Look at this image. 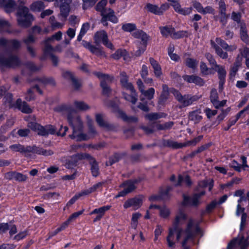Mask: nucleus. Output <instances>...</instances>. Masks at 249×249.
<instances>
[{
  "instance_id": "nucleus-1",
  "label": "nucleus",
  "mask_w": 249,
  "mask_h": 249,
  "mask_svg": "<svg viewBox=\"0 0 249 249\" xmlns=\"http://www.w3.org/2000/svg\"><path fill=\"white\" fill-rule=\"evenodd\" d=\"M174 224L175 227L169 229L166 237L168 246L173 247L177 242L181 244L183 249H189L187 247L188 242L196 235L201 234L198 220L192 217L187 219L185 212L179 210L176 215Z\"/></svg>"
},
{
  "instance_id": "nucleus-2",
  "label": "nucleus",
  "mask_w": 249,
  "mask_h": 249,
  "mask_svg": "<svg viewBox=\"0 0 249 249\" xmlns=\"http://www.w3.org/2000/svg\"><path fill=\"white\" fill-rule=\"evenodd\" d=\"M67 120L69 124L73 129V133L69 137L76 141H86L93 137L96 134L94 128L89 125V134L87 135L82 133L83 130V122L80 117L76 114L70 113L68 114Z\"/></svg>"
},
{
  "instance_id": "nucleus-3",
  "label": "nucleus",
  "mask_w": 249,
  "mask_h": 249,
  "mask_svg": "<svg viewBox=\"0 0 249 249\" xmlns=\"http://www.w3.org/2000/svg\"><path fill=\"white\" fill-rule=\"evenodd\" d=\"M83 159H87L91 165V170L93 176L96 177L99 174V168L97 162L90 155L87 153H78L71 157L65 162V166L68 168H72L75 163L79 160Z\"/></svg>"
},
{
  "instance_id": "nucleus-4",
  "label": "nucleus",
  "mask_w": 249,
  "mask_h": 249,
  "mask_svg": "<svg viewBox=\"0 0 249 249\" xmlns=\"http://www.w3.org/2000/svg\"><path fill=\"white\" fill-rule=\"evenodd\" d=\"M121 83L123 88L130 91L131 95L123 93L124 99L135 105L137 101V95L133 85L128 82L127 76L125 72L121 73Z\"/></svg>"
},
{
  "instance_id": "nucleus-5",
  "label": "nucleus",
  "mask_w": 249,
  "mask_h": 249,
  "mask_svg": "<svg viewBox=\"0 0 249 249\" xmlns=\"http://www.w3.org/2000/svg\"><path fill=\"white\" fill-rule=\"evenodd\" d=\"M107 3V0H102L96 6V10L101 12L103 22H105L108 19L113 23H117L118 19L114 15V11L110 8L105 9Z\"/></svg>"
},
{
  "instance_id": "nucleus-6",
  "label": "nucleus",
  "mask_w": 249,
  "mask_h": 249,
  "mask_svg": "<svg viewBox=\"0 0 249 249\" xmlns=\"http://www.w3.org/2000/svg\"><path fill=\"white\" fill-rule=\"evenodd\" d=\"M170 92L175 97L176 99L181 104L182 107H187L192 105L194 102L197 101L201 96L190 95H181L180 93L174 89H171Z\"/></svg>"
},
{
  "instance_id": "nucleus-7",
  "label": "nucleus",
  "mask_w": 249,
  "mask_h": 249,
  "mask_svg": "<svg viewBox=\"0 0 249 249\" xmlns=\"http://www.w3.org/2000/svg\"><path fill=\"white\" fill-rule=\"evenodd\" d=\"M33 20V17L29 13L28 8L22 5L19 7L18 12V21L20 26L28 27Z\"/></svg>"
},
{
  "instance_id": "nucleus-8",
  "label": "nucleus",
  "mask_w": 249,
  "mask_h": 249,
  "mask_svg": "<svg viewBox=\"0 0 249 249\" xmlns=\"http://www.w3.org/2000/svg\"><path fill=\"white\" fill-rule=\"evenodd\" d=\"M28 126L31 129L36 132L38 135L43 136L49 134H54L56 132L55 127L52 125L43 127L36 122H30L28 124Z\"/></svg>"
},
{
  "instance_id": "nucleus-9",
  "label": "nucleus",
  "mask_w": 249,
  "mask_h": 249,
  "mask_svg": "<svg viewBox=\"0 0 249 249\" xmlns=\"http://www.w3.org/2000/svg\"><path fill=\"white\" fill-rule=\"evenodd\" d=\"M38 81V84L33 87L32 89H29L25 95V99L27 101H31L34 99V95L33 92V89H36V91L40 94H42V91L39 88V86H43L46 84L54 85V82L52 79L47 78L43 77L41 79H37Z\"/></svg>"
},
{
  "instance_id": "nucleus-10",
  "label": "nucleus",
  "mask_w": 249,
  "mask_h": 249,
  "mask_svg": "<svg viewBox=\"0 0 249 249\" xmlns=\"http://www.w3.org/2000/svg\"><path fill=\"white\" fill-rule=\"evenodd\" d=\"M205 194L204 191H201L199 193H195L191 196H184L183 204L184 206L197 207L200 203V198Z\"/></svg>"
},
{
  "instance_id": "nucleus-11",
  "label": "nucleus",
  "mask_w": 249,
  "mask_h": 249,
  "mask_svg": "<svg viewBox=\"0 0 249 249\" xmlns=\"http://www.w3.org/2000/svg\"><path fill=\"white\" fill-rule=\"evenodd\" d=\"M249 246V237L247 235L239 234L237 238L232 240L228 245V249H231L234 247L240 249H246Z\"/></svg>"
},
{
  "instance_id": "nucleus-12",
  "label": "nucleus",
  "mask_w": 249,
  "mask_h": 249,
  "mask_svg": "<svg viewBox=\"0 0 249 249\" xmlns=\"http://www.w3.org/2000/svg\"><path fill=\"white\" fill-rule=\"evenodd\" d=\"M19 63V61L16 56H10L7 53L0 54V65L2 66L14 67Z\"/></svg>"
},
{
  "instance_id": "nucleus-13",
  "label": "nucleus",
  "mask_w": 249,
  "mask_h": 249,
  "mask_svg": "<svg viewBox=\"0 0 249 249\" xmlns=\"http://www.w3.org/2000/svg\"><path fill=\"white\" fill-rule=\"evenodd\" d=\"M94 74L100 78L101 80V86L102 88L103 93L104 95H108L111 92V89L107 86L106 81L109 82L111 81V78L108 75L103 74L101 72H94Z\"/></svg>"
},
{
  "instance_id": "nucleus-14",
  "label": "nucleus",
  "mask_w": 249,
  "mask_h": 249,
  "mask_svg": "<svg viewBox=\"0 0 249 249\" xmlns=\"http://www.w3.org/2000/svg\"><path fill=\"white\" fill-rule=\"evenodd\" d=\"M94 40L95 43L97 44L102 42L107 48L110 49H113V45L108 41L107 34L104 31L97 32L94 36Z\"/></svg>"
},
{
  "instance_id": "nucleus-15",
  "label": "nucleus",
  "mask_w": 249,
  "mask_h": 249,
  "mask_svg": "<svg viewBox=\"0 0 249 249\" xmlns=\"http://www.w3.org/2000/svg\"><path fill=\"white\" fill-rule=\"evenodd\" d=\"M62 33L61 32L59 31L52 36L50 37L46 38L44 41V51L45 53L48 52H52L53 50V47L49 44V43L53 40H60L62 38Z\"/></svg>"
},
{
  "instance_id": "nucleus-16",
  "label": "nucleus",
  "mask_w": 249,
  "mask_h": 249,
  "mask_svg": "<svg viewBox=\"0 0 249 249\" xmlns=\"http://www.w3.org/2000/svg\"><path fill=\"white\" fill-rule=\"evenodd\" d=\"M142 197L138 196L126 201L124 203V207L125 209L132 207L134 210H137L142 206Z\"/></svg>"
},
{
  "instance_id": "nucleus-17",
  "label": "nucleus",
  "mask_w": 249,
  "mask_h": 249,
  "mask_svg": "<svg viewBox=\"0 0 249 249\" xmlns=\"http://www.w3.org/2000/svg\"><path fill=\"white\" fill-rule=\"evenodd\" d=\"M210 99L212 103L216 108H219L225 106L227 100L218 101V96L215 89H213L211 92Z\"/></svg>"
},
{
  "instance_id": "nucleus-18",
  "label": "nucleus",
  "mask_w": 249,
  "mask_h": 249,
  "mask_svg": "<svg viewBox=\"0 0 249 249\" xmlns=\"http://www.w3.org/2000/svg\"><path fill=\"white\" fill-rule=\"evenodd\" d=\"M26 150L27 151V153L32 152L39 155H42L45 156L52 155L53 153V152L51 150H44L36 146H28Z\"/></svg>"
},
{
  "instance_id": "nucleus-19",
  "label": "nucleus",
  "mask_w": 249,
  "mask_h": 249,
  "mask_svg": "<svg viewBox=\"0 0 249 249\" xmlns=\"http://www.w3.org/2000/svg\"><path fill=\"white\" fill-rule=\"evenodd\" d=\"M213 69L215 70L218 73V78L219 79V87L220 88H222L224 84L226 75V71L225 68L222 66L215 65V66L213 67Z\"/></svg>"
},
{
  "instance_id": "nucleus-20",
  "label": "nucleus",
  "mask_w": 249,
  "mask_h": 249,
  "mask_svg": "<svg viewBox=\"0 0 249 249\" xmlns=\"http://www.w3.org/2000/svg\"><path fill=\"white\" fill-rule=\"evenodd\" d=\"M124 189L123 191H120L118 194L116 196V197H119L120 196H124L127 194L132 192L135 188V185L133 182L131 181H126L123 184Z\"/></svg>"
},
{
  "instance_id": "nucleus-21",
  "label": "nucleus",
  "mask_w": 249,
  "mask_h": 249,
  "mask_svg": "<svg viewBox=\"0 0 249 249\" xmlns=\"http://www.w3.org/2000/svg\"><path fill=\"white\" fill-rule=\"evenodd\" d=\"M242 160V164L240 165L235 160L231 161L230 166L233 168L235 170L240 172L241 169L243 168L244 170H246L247 168H248V166L247 164V159L245 157L242 156L241 158Z\"/></svg>"
},
{
  "instance_id": "nucleus-22",
  "label": "nucleus",
  "mask_w": 249,
  "mask_h": 249,
  "mask_svg": "<svg viewBox=\"0 0 249 249\" xmlns=\"http://www.w3.org/2000/svg\"><path fill=\"white\" fill-rule=\"evenodd\" d=\"M219 13L221 16L220 22L223 24L226 23V19L228 17L226 13V4L224 1L220 0L218 2Z\"/></svg>"
},
{
  "instance_id": "nucleus-23",
  "label": "nucleus",
  "mask_w": 249,
  "mask_h": 249,
  "mask_svg": "<svg viewBox=\"0 0 249 249\" xmlns=\"http://www.w3.org/2000/svg\"><path fill=\"white\" fill-rule=\"evenodd\" d=\"M63 77L68 80H70L72 83L73 88L75 89H78L81 85L80 83L77 81V80L74 78L72 73L71 72L66 71L64 72L63 74Z\"/></svg>"
},
{
  "instance_id": "nucleus-24",
  "label": "nucleus",
  "mask_w": 249,
  "mask_h": 249,
  "mask_svg": "<svg viewBox=\"0 0 249 249\" xmlns=\"http://www.w3.org/2000/svg\"><path fill=\"white\" fill-rule=\"evenodd\" d=\"M149 62L154 70L155 75L157 77H160L162 74L160 65L153 58H150Z\"/></svg>"
},
{
  "instance_id": "nucleus-25",
  "label": "nucleus",
  "mask_w": 249,
  "mask_h": 249,
  "mask_svg": "<svg viewBox=\"0 0 249 249\" xmlns=\"http://www.w3.org/2000/svg\"><path fill=\"white\" fill-rule=\"evenodd\" d=\"M215 41L218 45H220V46H221L223 49H225L227 51L232 52L237 49V46L236 45H232L229 46L225 41L220 38H216Z\"/></svg>"
},
{
  "instance_id": "nucleus-26",
  "label": "nucleus",
  "mask_w": 249,
  "mask_h": 249,
  "mask_svg": "<svg viewBox=\"0 0 249 249\" xmlns=\"http://www.w3.org/2000/svg\"><path fill=\"white\" fill-rule=\"evenodd\" d=\"M16 106L22 112L30 113L32 112V109L25 102H22L21 99H18L16 102Z\"/></svg>"
},
{
  "instance_id": "nucleus-27",
  "label": "nucleus",
  "mask_w": 249,
  "mask_h": 249,
  "mask_svg": "<svg viewBox=\"0 0 249 249\" xmlns=\"http://www.w3.org/2000/svg\"><path fill=\"white\" fill-rule=\"evenodd\" d=\"M211 45L212 47L215 49V53L216 54L221 58L226 59L228 57V53L226 52H225L222 50V49L219 47V45L215 42H214L213 41H211Z\"/></svg>"
},
{
  "instance_id": "nucleus-28",
  "label": "nucleus",
  "mask_w": 249,
  "mask_h": 249,
  "mask_svg": "<svg viewBox=\"0 0 249 249\" xmlns=\"http://www.w3.org/2000/svg\"><path fill=\"white\" fill-rule=\"evenodd\" d=\"M73 105L75 108L79 111H86L90 108L89 105L81 101H75Z\"/></svg>"
},
{
  "instance_id": "nucleus-29",
  "label": "nucleus",
  "mask_w": 249,
  "mask_h": 249,
  "mask_svg": "<svg viewBox=\"0 0 249 249\" xmlns=\"http://www.w3.org/2000/svg\"><path fill=\"white\" fill-rule=\"evenodd\" d=\"M1 6L4 7L5 11L7 13H10L15 9V4L14 2L12 0H8L4 1L2 3H0Z\"/></svg>"
},
{
  "instance_id": "nucleus-30",
  "label": "nucleus",
  "mask_w": 249,
  "mask_h": 249,
  "mask_svg": "<svg viewBox=\"0 0 249 249\" xmlns=\"http://www.w3.org/2000/svg\"><path fill=\"white\" fill-rule=\"evenodd\" d=\"M9 149L12 152H20L21 153H27L26 149L27 146L25 147L19 143H16L11 145L9 146Z\"/></svg>"
},
{
  "instance_id": "nucleus-31",
  "label": "nucleus",
  "mask_w": 249,
  "mask_h": 249,
  "mask_svg": "<svg viewBox=\"0 0 249 249\" xmlns=\"http://www.w3.org/2000/svg\"><path fill=\"white\" fill-rule=\"evenodd\" d=\"M160 33L164 37L171 36L172 38V35L174 32V28L170 26H164L160 27Z\"/></svg>"
},
{
  "instance_id": "nucleus-32",
  "label": "nucleus",
  "mask_w": 249,
  "mask_h": 249,
  "mask_svg": "<svg viewBox=\"0 0 249 249\" xmlns=\"http://www.w3.org/2000/svg\"><path fill=\"white\" fill-rule=\"evenodd\" d=\"M189 118L190 120L193 121L194 123H198L202 119V116L200 115V112L199 111H194L191 112L189 116Z\"/></svg>"
},
{
  "instance_id": "nucleus-33",
  "label": "nucleus",
  "mask_w": 249,
  "mask_h": 249,
  "mask_svg": "<svg viewBox=\"0 0 249 249\" xmlns=\"http://www.w3.org/2000/svg\"><path fill=\"white\" fill-rule=\"evenodd\" d=\"M132 36L137 38L141 39L145 44L148 39L147 35L142 30H136L132 34Z\"/></svg>"
},
{
  "instance_id": "nucleus-34",
  "label": "nucleus",
  "mask_w": 249,
  "mask_h": 249,
  "mask_svg": "<svg viewBox=\"0 0 249 249\" xmlns=\"http://www.w3.org/2000/svg\"><path fill=\"white\" fill-rule=\"evenodd\" d=\"M112 57L114 59L118 60L121 57H123L124 60L127 57V52L125 50L119 49L117 50L114 53L111 55Z\"/></svg>"
},
{
  "instance_id": "nucleus-35",
  "label": "nucleus",
  "mask_w": 249,
  "mask_h": 249,
  "mask_svg": "<svg viewBox=\"0 0 249 249\" xmlns=\"http://www.w3.org/2000/svg\"><path fill=\"white\" fill-rule=\"evenodd\" d=\"M165 116L162 113H151L145 115V118L147 120L153 121Z\"/></svg>"
},
{
  "instance_id": "nucleus-36",
  "label": "nucleus",
  "mask_w": 249,
  "mask_h": 249,
  "mask_svg": "<svg viewBox=\"0 0 249 249\" xmlns=\"http://www.w3.org/2000/svg\"><path fill=\"white\" fill-rule=\"evenodd\" d=\"M110 208V206H105L98 209H95L90 213V214H97V215H101L103 217L105 212Z\"/></svg>"
},
{
  "instance_id": "nucleus-37",
  "label": "nucleus",
  "mask_w": 249,
  "mask_h": 249,
  "mask_svg": "<svg viewBox=\"0 0 249 249\" xmlns=\"http://www.w3.org/2000/svg\"><path fill=\"white\" fill-rule=\"evenodd\" d=\"M44 5L43 2L41 1H37L33 3L30 8L33 11L39 12L44 8Z\"/></svg>"
},
{
  "instance_id": "nucleus-38",
  "label": "nucleus",
  "mask_w": 249,
  "mask_h": 249,
  "mask_svg": "<svg viewBox=\"0 0 249 249\" xmlns=\"http://www.w3.org/2000/svg\"><path fill=\"white\" fill-rule=\"evenodd\" d=\"M96 121L99 125L102 127L107 128L108 124L104 121L103 119V116L101 114H96L95 115Z\"/></svg>"
},
{
  "instance_id": "nucleus-39",
  "label": "nucleus",
  "mask_w": 249,
  "mask_h": 249,
  "mask_svg": "<svg viewBox=\"0 0 249 249\" xmlns=\"http://www.w3.org/2000/svg\"><path fill=\"white\" fill-rule=\"evenodd\" d=\"M89 28V25L88 23H85L83 24L79 34L77 36V40L78 41H80L83 37V36L85 35V34L87 32Z\"/></svg>"
},
{
  "instance_id": "nucleus-40",
  "label": "nucleus",
  "mask_w": 249,
  "mask_h": 249,
  "mask_svg": "<svg viewBox=\"0 0 249 249\" xmlns=\"http://www.w3.org/2000/svg\"><path fill=\"white\" fill-rule=\"evenodd\" d=\"M142 216V214L139 213H133L131 218V225L132 228L136 229L137 227L138 220Z\"/></svg>"
},
{
  "instance_id": "nucleus-41",
  "label": "nucleus",
  "mask_w": 249,
  "mask_h": 249,
  "mask_svg": "<svg viewBox=\"0 0 249 249\" xmlns=\"http://www.w3.org/2000/svg\"><path fill=\"white\" fill-rule=\"evenodd\" d=\"M119 116L124 120L129 122H136L138 120L137 117L134 116L127 117L123 111H119Z\"/></svg>"
},
{
  "instance_id": "nucleus-42",
  "label": "nucleus",
  "mask_w": 249,
  "mask_h": 249,
  "mask_svg": "<svg viewBox=\"0 0 249 249\" xmlns=\"http://www.w3.org/2000/svg\"><path fill=\"white\" fill-rule=\"evenodd\" d=\"M145 8L148 11L155 15H160L159 7L158 6L151 3H147L146 5Z\"/></svg>"
},
{
  "instance_id": "nucleus-43",
  "label": "nucleus",
  "mask_w": 249,
  "mask_h": 249,
  "mask_svg": "<svg viewBox=\"0 0 249 249\" xmlns=\"http://www.w3.org/2000/svg\"><path fill=\"white\" fill-rule=\"evenodd\" d=\"M141 93L143 95L146 99L148 100L152 99L155 93V89L153 88H150L147 90H145L144 89L141 92Z\"/></svg>"
},
{
  "instance_id": "nucleus-44",
  "label": "nucleus",
  "mask_w": 249,
  "mask_h": 249,
  "mask_svg": "<svg viewBox=\"0 0 249 249\" xmlns=\"http://www.w3.org/2000/svg\"><path fill=\"white\" fill-rule=\"evenodd\" d=\"M136 28V26L134 23H127L123 24L122 29L125 32H132L135 31Z\"/></svg>"
},
{
  "instance_id": "nucleus-45",
  "label": "nucleus",
  "mask_w": 249,
  "mask_h": 249,
  "mask_svg": "<svg viewBox=\"0 0 249 249\" xmlns=\"http://www.w3.org/2000/svg\"><path fill=\"white\" fill-rule=\"evenodd\" d=\"M182 182H184L188 186L191 184V181L190 178L186 175L183 176L180 175L178 176V180L177 185H180Z\"/></svg>"
},
{
  "instance_id": "nucleus-46",
  "label": "nucleus",
  "mask_w": 249,
  "mask_h": 249,
  "mask_svg": "<svg viewBox=\"0 0 249 249\" xmlns=\"http://www.w3.org/2000/svg\"><path fill=\"white\" fill-rule=\"evenodd\" d=\"M159 211L160 216L164 218H167L170 214L169 209L165 206L160 207Z\"/></svg>"
},
{
  "instance_id": "nucleus-47",
  "label": "nucleus",
  "mask_w": 249,
  "mask_h": 249,
  "mask_svg": "<svg viewBox=\"0 0 249 249\" xmlns=\"http://www.w3.org/2000/svg\"><path fill=\"white\" fill-rule=\"evenodd\" d=\"M230 110V107H228L225 109H222L221 113L217 116L216 118L217 121L218 122V123H219L225 118V117L229 113Z\"/></svg>"
},
{
  "instance_id": "nucleus-48",
  "label": "nucleus",
  "mask_w": 249,
  "mask_h": 249,
  "mask_svg": "<svg viewBox=\"0 0 249 249\" xmlns=\"http://www.w3.org/2000/svg\"><path fill=\"white\" fill-rule=\"evenodd\" d=\"M188 36V32L185 31H179L176 32L175 31L172 35V38L175 39H178L181 38Z\"/></svg>"
},
{
  "instance_id": "nucleus-49",
  "label": "nucleus",
  "mask_w": 249,
  "mask_h": 249,
  "mask_svg": "<svg viewBox=\"0 0 249 249\" xmlns=\"http://www.w3.org/2000/svg\"><path fill=\"white\" fill-rule=\"evenodd\" d=\"M49 21L52 26L53 28H62L63 26V24L55 21V18L53 16L50 18Z\"/></svg>"
},
{
  "instance_id": "nucleus-50",
  "label": "nucleus",
  "mask_w": 249,
  "mask_h": 249,
  "mask_svg": "<svg viewBox=\"0 0 249 249\" xmlns=\"http://www.w3.org/2000/svg\"><path fill=\"white\" fill-rule=\"evenodd\" d=\"M70 8V6H65V5L61 4L60 6L61 15L66 18L69 15Z\"/></svg>"
},
{
  "instance_id": "nucleus-51",
  "label": "nucleus",
  "mask_w": 249,
  "mask_h": 249,
  "mask_svg": "<svg viewBox=\"0 0 249 249\" xmlns=\"http://www.w3.org/2000/svg\"><path fill=\"white\" fill-rule=\"evenodd\" d=\"M202 136H199L197 138H195L191 141H189L185 142V147L188 146H195L202 139Z\"/></svg>"
},
{
  "instance_id": "nucleus-52",
  "label": "nucleus",
  "mask_w": 249,
  "mask_h": 249,
  "mask_svg": "<svg viewBox=\"0 0 249 249\" xmlns=\"http://www.w3.org/2000/svg\"><path fill=\"white\" fill-rule=\"evenodd\" d=\"M191 3L193 7L195 8L198 12L201 13L203 9L202 4L196 0H193Z\"/></svg>"
},
{
  "instance_id": "nucleus-53",
  "label": "nucleus",
  "mask_w": 249,
  "mask_h": 249,
  "mask_svg": "<svg viewBox=\"0 0 249 249\" xmlns=\"http://www.w3.org/2000/svg\"><path fill=\"white\" fill-rule=\"evenodd\" d=\"M169 146L174 148H181L185 147V142H178L175 141H170L168 142Z\"/></svg>"
},
{
  "instance_id": "nucleus-54",
  "label": "nucleus",
  "mask_w": 249,
  "mask_h": 249,
  "mask_svg": "<svg viewBox=\"0 0 249 249\" xmlns=\"http://www.w3.org/2000/svg\"><path fill=\"white\" fill-rule=\"evenodd\" d=\"M185 64L188 67L194 69L196 67L197 62L195 59L188 58L186 59Z\"/></svg>"
},
{
  "instance_id": "nucleus-55",
  "label": "nucleus",
  "mask_w": 249,
  "mask_h": 249,
  "mask_svg": "<svg viewBox=\"0 0 249 249\" xmlns=\"http://www.w3.org/2000/svg\"><path fill=\"white\" fill-rule=\"evenodd\" d=\"M240 35L241 38L243 41H248L249 39L247 30L243 26H242L240 28Z\"/></svg>"
},
{
  "instance_id": "nucleus-56",
  "label": "nucleus",
  "mask_w": 249,
  "mask_h": 249,
  "mask_svg": "<svg viewBox=\"0 0 249 249\" xmlns=\"http://www.w3.org/2000/svg\"><path fill=\"white\" fill-rule=\"evenodd\" d=\"M215 13V11L213 7L211 6H207L205 8L203 7V9L201 14L204 15L207 14L214 15Z\"/></svg>"
},
{
  "instance_id": "nucleus-57",
  "label": "nucleus",
  "mask_w": 249,
  "mask_h": 249,
  "mask_svg": "<svg viewBox=\"0 0 249 249\" xmlns=\"http://www.w3.org/2000/svg\"><path fill=\"white\" fill-rule=\"evenodd\" d=\"M27 179V176L20 173L16 172L15 180L18 181H25Z\"/></svg>"
},
{
  "instance_id": "nucleus-58",
  "label": "nucleus",
  "mask_w": 249,
  "mask_h": 249,
  "mask_svg": "<svg viewBox=\"0 0 249 249\" xmlns=\"http://www.w3.org/2000/svg\"><path fill=\"white\" fill-rule=\"evenodd\" d=\"M43 52H44V51H43ZM53 50L52 52H50V53L48 52L47 53H44V54L45 55L50 56V58L51 59V60L53 62V64L54 65H57L58 63V59L56 56H55L54 55H53Z\"/></svg>"
},
{
  "instance_id": "nucleus-59",
  "label": "nucleus",
  "mask_w": 249,
  "mask_h": 249,
  "mask_svg": "<svg viewBox=\"0 0 249 249\" xmlns=\"http://www.w3.org/2000/svg\"><path fill=\"white\" fill-rule=\"evenodd\" d=\"M14 120L12 118L8 119L7 121V122H6V128H5V126L1 127V128L0 129V133H4L5 131H6V129L8 127H9L11 126L14 124Z\"/></svg>"
},
{
  "instance_id": "nucleus-60",
  "label": "nucleus",
  "mask_w": 249,
  "mask_h": 249,
  "mask_svg": "<svg viewBox=\"0 0 249 249\" xmlns=\"http://www.w3.org/2000/svg\"><path fill=\"white\" fill-rule=\"evenodd\" d=\"M205 112L207 115V117L210 119L213 116H215L217 113V111L216 110H212L209 108H207L205 109Z\"/></svg>"
},
{
  "instance_id": "nucleus-61",
  "label": "nucleus",
  "mask_w": 249,
  "mask_h": 249,
  "mask_svg": "<svg viewBox=\"0 0 249 249\" xmlns=\"http://www.w3.org/2000/svg\"><path fill=\"white\" fill-rule=\"evenodd\" d=\"M239 119L237 118L236 116L234 117L231 118L227 124V126L225 127L224 129L225 130H228L233 125H234L238 121Z\"/></svg>"
},
{
  "instance_id": "nucleus-62",
  "label": "nucleus",
  "mask_w": 249,
  "mask_h": 249,
  "mask_svg": "<svg viewBox=\"0 0 249 249\" xmlns=\"http://www.w3.org/2000/svg\"><path fill=\"white\" fill-rule=\"evenodd\" d=\"M192 8L191 7H187V8H181L179 9L178 13L180 14L183 15H189L192 13Z\"/></svg>"
},
{
  "instance_id": "nucleus-63",
  "label": "nucleus",
  "mask_w": 249,
  "mask_h": 249,
  "mask_svg": "<svg viewBox=\"0 0 249 249\" xmlns=\"http://www.w3.org/2000/svg\"><path fill=\"white\" fill-rule=\"evenodd\" d=\"M27 234L28 231H24L15 235L14 237V239L17 241H19L24 238L27 235Z\"/></svg>"
},
{
  "instance_id": "nucleus-64",
  "label": "nucleus",
  "mask_w": 249,
  "mask_h": 249,
  "mask_svg": "<svg viewBox=\"0 0 249 249\" xmlns=\"http://www.w3.org/2000/svg\"><path fill=\"white\" fill-rule=\"evenodd\" d=\"M240 54L245 58H248L249 56V48L247 47H244L243 48L239 49Z\"/></svg>"
}]
</instances>
